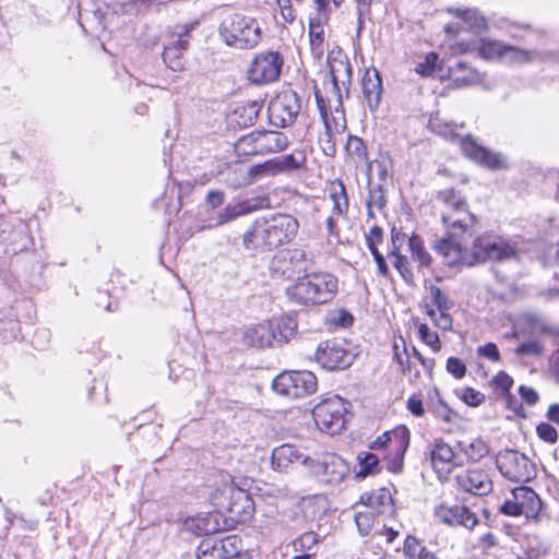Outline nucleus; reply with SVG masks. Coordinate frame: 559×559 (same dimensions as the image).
<instances>
[{
    "instance_id": "obj_1",
    "label": "nucleus",
    "mask_w": 559,
    "mask_h": 559,
    "mask_svg": "<svg viewBox=\"0 0 559 559\" xmlns=\"http://www.w3.org/2000/svg\"><path fill=\"white\" fill-rule=\"evenodd\" d=\"M437 201L441 204L440 219L445 236L435 242L433 249L444 258L447 264L472 266L480 262H502L516 257L514 248L498 237H477L472 247L468 246L477 231L478 221L460 191L454 188L440 190Z\"/></svg>"
},
{
    "instance_id": "obj_2",
    "label": "nucleus",
    "mask_w": 559,
    "mask_h": 559,
    "mask_svg": "<svg viewBox=\"0 0 559 559\" xmlns=\"http://www.w3.org/2000/svg\"><path fill=\"white\" fill-rule=\"evenodd\" d=\"M298 228V221L288 214L259 217L243 234V246L248 250L277 247L290 242L296 237Z\"/></svg>"
},
{
    "instance_id": "obj_3",
    "label": "nucleus",
    "mask_w": 559,
    "mask_h": 559,
    "mask_svg": "<svg viewBox=\"0 0 559 559\" xmlns=\"http://www.w3.org/2000/svg\"><path fill=\"white\" fill-rule=\"evenodd\" d=\"M338 289L337 278L330 273H311L298 277L286 288L288 298L299 305L314 306L331 301Z\"/></svg>"
},
{
    "instance_id": "obj_4",
    "label": "nucleus",
    "mask_w": 559,
    "mask_h": 559,
    "mask_svg": "<svg viewBox=\"0 0 559 559\" xmlns=\"http://www.w3.org/2000/svg\"><path fill=\"white\" fill-rule=\"evenodd\" d=\"M219 34L228 46L238 49L253 48L262 37L259 22L240 13L227 15L221 22Z\"/></svg>"
},
{
    "instance_id": "obj_5",
    "label": "nucleus",
    "mask_w": 559,
    "mask_h": 559,
    "mask_svg": "<svg viewBox=\"0 0 559 559\" xmlns=\"http://www.w3.org/2000/svg\"><path fill=\"white\" fill-rule=\"evenodd\" d=\"M211 500L216 509L226 513L235 523L248 521L254 512V502L250 495L234 483L217 488L211 495Z\"/></svg>"
},
{
    "instance_id": "obj_6",
    "label": "nucleus",
    "mask_w": 559,
    "mask_h": 559,
    "mask_svg": "<svg viewBox=\"0 0 559 559\" xmlns=\"http://www.w3.org/2000/svg\"><path fill=\"white\" fill-rule=\"evenodd\" d=\"M302 464L318 481L326 485H337L349 474V465L335 453H321L314 457L306 456Z\"/></svg>"
},
{
    "instance_id": "obj_7",
    "label": "nucleus",
    "mask_w": 559,
    "mask_h": 559,
    "mask_svg": "<svg viewBox=\"0 0 559 559\" xmlns=\"http://www.w3.org/2000/svg\"><path fill=\"white\" fill-rule=\"evenodd\" d=\"M346 414V402L340 396L322 401L312 411L317 427L329 435L340 433L345 428Z\"/></svg>"
},
{
    "instance_id": "obj_8",
    "label": "nucleus",
    "mask_w": 559,
    "mask_h": 559,
    "mask_svg": "<svg viewBox=\"0 0 559 559\" xmlns=\"http://www.w3.org/2000/svg\"><path fill=\"white\" fill-rule=\"evenodd\" d=\"M273 390L289 399H300L317 390V377L311 371H285L273 381Z\"/></svg>"
},
{
    "instance_id": "obj_9",
    "label": "nucleus",
    "mask_w": 559,
    "mask_h": 559,
    "mask_svg": "<svg viewBox=\"0 0 559 559\" xmlns=\"http://www.w3.org/2000/svg\"><path fill=\"white\" fill-rule=\"evenodd\" d=\"M496 465L500 474L511 481H530L536 476L535 465L523 453L506 449L496 456Z\"/></svg>"
},
{
    "instance_id": "obj_10",
    "label": "nucleus",
    "mask_w": 559,
    "mask_h": 559,
    "mask_svg": "<svg viewBox=\"0 0 559 559\" xmlns=\"http://www.w3.org/2000/svg\"><path fill=\"white\" fill-rule=\"evenodd\" d=\"M301 109V99L293 90H285L271 99L267 107L270 123L277 128L290 126Z\"/></svg>"
},
{
    "instance_id": "obj_11",
    "label": "nucleus",
    "mask_w": 559,
    "mask_h": 559,
    "mask_svg": "<svg viewBox=\"0 0 559 559\" xmlns=\"http://www.w3.org/2000/svg\"><path fill=\"white\" fill-rule=\"evenodd\" d=\"M330 76L332 93L335 97V114L343 117V93L345 97L349 95L352 84L353 69L347 56L338 53L335 57H329Z\"/></svg>"
},
{
    "instance_id": "obj_12",
    "label": "nucleus",
    "mask_w": 559,
    "mask_h": 559,
    "mask_svg": "<svg viewBox=\"0 0 559 559\" xmlns=\"http://www.w3.org/2000/svg\"><path fill=\"white\" fill-rule=\"evenodd\" d=\"M306 271V253L298 248L280 250L270 263V272L273 278L290 280Z\"/></svg>"
},
{
    "instance_id": "obj_13",
    "label": "nucleus",
    "mask_w": 559,
    "mask_h": 559,
    "mask_svg": "<svg viewBox=\"0 0 559 559\" xmlns=\"http://www.w3.org/2000/svg\"><path fill=\"white\" fill-rule=\"evenodd\" d=\"M284 59L278 51H263L254 57L248 78L254 84H269L278 80Z\"/></svg>"
},
{
    "instance_id": "obj_14",
    "label": "nucleus",
    "mask_w": 559,
    "mask_h": 559,
    "mask_svg": "<svg viewBox=\"0 0 559 559\" xmlns=\"http://www.w3.org/2000/svg\"><path fill=\"white\" fill-rule=\"evenodd\" d=\"M317 362L326 370L345 369L354 361V355L337 340H328L318 345Z\"/></svg>"
},
{
    "instance_id": "obj_15",
    "label": "nucleus",
    "mask_w": 559,
    "mask_h": 559,
    "mask_svg": "<svg viewBox=\"0 0 559 559\" xmlns=\"http://www.w3.org/2000/svg\"><path fill=\"white\" fill-rule=\"evenodd\" d=\"M460 146L466 157L488 169L500 170L509 168V162L506 155L477 144L471 135L461 138Z\"/></svg>"
},
{
    "instance_id": "obj_16",
    "label": "nucleus",
    "mask_w": 559,
    "mask_h": 559,
    "mask_svg": "<svg viewBox=\"0 0 559 559\" xmlns=\"http://www.w3.org/2000/svg\"><path fill=\"white\" fill-rule=\"evenodd\" d=\"M455 485L472 495L486 496L492 491V480L488 473L480 468H468L454 476Z\"/></svg>"
},
{
    "instance_id": "obj_17",
    "label": "nucleus",
    "mask_w": 559,
    "mask_h": 559,
    "mask_svg": "<svg viewBox=\"0 0 559 559\" xmlns=\"http://www.w3.org/2000/svg\"><path fill=\"white\" fill-rule=\"evenodd\" d=\"M436 518L449 526H463L472 530L477 523V516L465 506L441 504L435 510Z\"/></svg>"
},
{
    "instance_id": "obj_18",
    "label": "nucleus",
    "mask_w": 559,
    "mask_h": 559,
    "mask_svg": "<svg viewBox=\"0 0 559 559\" xmlns=\"http://www.w3.org/2000/svg\"><path fill=\"white\" fill-rule=\"evenodd\" d=\"M360 504L372 510L377 515L393 513V499L389 489L379 488L372 492L360 496Z\"/></svg>"
},
{
    "instance_id": "obj_19",
    "label": "nucleus",
    "mask_w": 559,
    "mask_h": 559,
    "mask_svg": "<svg viewBox=\"0 0 559 559\" xmlns=\"http://www.w3.org/2000/svg\"><path fill=\"white\" fill-rule=\"evenodd\" d=\"M255 148L259 155L284 151L288 145L287 136L277 131L255 130Z\"/></svg>"
},
{
    "instance_id": "obj_20",
    "label": "nucleus",
    "mask_w": 559,
    "mask_h": 559,
    "mask_svg": "<svg viewBox=\"0 0 559 559\" xmlns=\"http://www.w3.org/2000/svg\"><path fill=\"white\" fill-rule=\"evenodd\" d=\"M512 496L518 500L522 515L526 519L537 520L543 503L538 495L530 487H519L512 490Z\"/></svg>"
},
{
    "instance_id": "obj_21",
    "label": "nucleus",
    "mask_w": 559,
    "mask_h": 559,
    "mask_svg": "<svg viewBox=\"0 0 559 559\" xmlns=\"http://www.w3.org/2000/svg\"><path fill=\"white\" fill-rule=\"evenodd\" d=\"M409 444V432L405 427H399L393 431H386L379 436L370 445L372 450H380L385 447L393 448L397 452H406Z\"/></svg>"
},
{
    "instance_id": "obj_22",
    "label": "nucleus",
    "mask_w": 559,
    "mask_h": 559,
    "mask_svg": "<svg viewBox=\"0 0 559 559\" xmlns=\"http://www.w3.org/2000/svg\"><path fill=\"white\" fill-rule=\"evenodd\" d=\"M324 132L319 135V144L322 151L328 156H333L336 152L335 143L333 141L334 134H341L345 130V116L343 118L341 114H335L332 117V121H325Z\"/></svg>"
},
{
    "instance_id": "obj_23",
    "label": "nucleus",
    "mask_w": 559,
    "mask_h": 559,
    "mask_svg": "<svg viewBox=\"0 0 559 559\" xmlns=\"http://www.w3.org/2000/svg\"><path fill=\"white\" fill-rule=\"evenodd\" d=\"M274 337L275 332L270 321L251 326L243 332V341L249 346H274Z\"/></svg>"
},
{
    "instance_id": "obj_24",
    "label": "nucleus",
    "mask_w": 559,
    "mask_h": 559,
    "mask_svg": "<svg viewBox=\"0 0 559 559\" xmlns=\"http://www.w3.org/2000/svg\"><path fill=\"white\" fill-rule=\"evenodd\" d=\"M382 83L377 70L366 71L362 78V93L371 110L376 109L380 102Z\"/></svg>"
},
{
    "instance_id": "obj_25",
    "label": "nucleus",
    "mask_w": 559,
    "mask_h": 559,
    "mask_svg": "<svg viewBox=\"0 0 559 559\" xmlns=\"http://www.w3.org/2000/svg\"><path fill=\"white\" fill-rule=\"evenodd\" d=\"M449 76L457 87H466L480 81L479 73L463 61H456L449 68Z\"/></svg>"
},
{
    "instance_id": "obj_26",
    "label": "nucleus",
    "mask_w": 559,
    "mask_h": 559,
    "mask_svg": "<svg viewBox=\"0 0 559 559\" xmlns=\"http://www.w3.org/2000/svg\"><path fill=\"white\" fill-rule=\"evenodd\" d=\"M306 455H302L299 450L293 444H282L275 448L272 452V466L273 468L282 472L289 464L295 463L299 460H304Z\"/></svg>"
},
{
    "instance_id": "obj_27",
    "label": "nucleus",
    "mask_w": 559,
    "mask_h": 559,
    "mask_svg": "<svg viewBox=\"0 0 559 559\" xmlns=\"http://www.w3.org/2000/svg\"><path fill=\"white\" fill-rule=\"evenodd\" d=\"M261 110V105L258 102H247L238 105L230 115V120L240 128L252 126Z\"/></svg>"
},
{
    "instance_id": "obj_28",
    "label": "nucleus",
    "mask_w": 559,
    "mask_h": 559,
    "mask_svg": "<svg viewBox=\"0 0 559 559\" xmlns=\"http://www.w3.org/2000/svg\"><path fill=\"white\" fill-rule=\"evenodd\" d=\"M275 332L274 345H282L286 343L296 332L297 323L292 317H281L277 319L270 320Z\"/></svg>"
},
{
    "instance_id": "obj_29",
    "label": "nucleus",
    "mask_w": 559,
    "mask_h": 559,
    "mask_svg": "<svg viewBox=\"0 0 559 559\" xmlns=\"http://www.w3.org/2000/svg\"><path fill=\"white\" fill-rule=\"evenodd\" d=\"M450 12L462 19L474 34H480L487 28L486 19L476 9H453Z\"/></svg>"
},
{
    "instance_id": "obj_30",
    "label": "nucleus",
    "mask_w": 559,
    "mask_h": 559,
    "mask_svg": "<svg viewBox=\"0 0 559 559\" xmlns=\"http://www.w3.org/2000/svg\"><path fill=\"white\" fill-rule=\"evenodd\" d=\"M222 511L217 509L215 512H209L197 519V530L201 535H212L225 527L221 523Z\"/></svg>"
},
{
    "instance_id": "obj_31",
    "label": "nucleus",
    "mask_w": 559,
    "mask_h": 559,
    "mask_svg": "<svg viewBox=\"0 0 559 559\" xmlns=\"http://www.w3.org/2000/svg\"><path fill=\"white\" fill-rule=\"evenodd\" d=\"M257 209V205H252L250 201H242L236 204H228L216 217V226L223 225L238 216L246 215Z\"/></svg>"
},
{
    "instance_id": "obj_32",
    "label": "nucleus",
    "mask_w": 559,
    "mask_h": 559,
    "mask_svg": "<svg viewBox=\"0 0 559 559\" xmlns=\"http://www.w3.org/2000/svg\"><path fill=\"white\" fill-rule=\"evenodd\" d=\"M280 174L301 168L307 160L304 151H295L292 154L274 157Z\"/></svg>"
},
{
    "instance_id": "obj_33",
    "label": "nucleus",
    "mask_w": 559,
    "mask_h": 559,
    "mask_svg": "<svg viewBox=\"0 0 559 559\" xmlns=\"http://www.w3.org/2000/svg\"><path fill=\"white\" fill-rule=\"evenodd\" d=\"M329 15H314L309 20V37L313 49L321 48L324 41V25L328 24Z\"/></svg>"
},
{
    "instance_id": "obj_34",
    "label": "nucleus",
    "mask_w": 559,
    "mask_h": 559,
    "mask_svg": "<svg viewBox=\"0 0 559 559\" xmlns=\"http://www.w3.org/2000/svg\"><path fill=\"white\" fill-rule=\"evenodd\" d=\"M277 175H280V171L274 158L267 159L261 164L253 165L248 170V178L250 182L275 177Z\"/></svg>"
},
{
    "instance_id": "obj_35",
    "label": "nucleus",
    "mask_w": 559,
    "mask_h": 559,
    "mask_svg": "<svg viewBox=\"0 0 559 559\" xmlns=\"http://www.w3.org/2000/svg\"><path fill=\"white\" fill-rule=\"evenodd\" d=\"M430 459L433 467L438 468L439 465L443 466L452 463L454 460V451L448 443L440 440L435 443L430 452Z\"/></svg>"
},
{
    "instance_id": "obj_36",
    "label": "nucleus",
    "mask_w": 559,
    "mask_h": 559,
    "mask_svg": "<svg viewBox=\"0 0 559 559\" xmlns=\"http://www.w3.org/2000/svg\"><path fill=\"white\" fill-rule=\"evenodd\" d=\"M408 248L413 260L417 261L420 267H428L431 263V255L426 251L424 241L417 235L407 239Z\"/></svg>"
},
{
    "instance_id": "obj_37",
    "label": "nucleus",
    "mask_w": 559,
    "mask_h": 559,
    "mask_svg": "<svg viewBox=\"0 0 559 559\" xmlns=\"http://www.w3.org/2000/svg\"><path fill=\"white\" fill-rule=\"evenodd\" d=\"M459 447L465 455L474 462L481 460L489 452L486 442L479 438L471 441H460Z\"/></svg>"
},
{
    "instance_id": "obj_38",
    "label": "nucleus",
    "mask_w": 559,
    "mask_h": 559,
    "mask_svg": "<svg viewBox=\"0 0 559 559\" xmlns=\"http://www.w3.org/2000/svg\"><path fill=\"white\" fill-rule=\"evenodd\" d=\"M330 198L333 201L334 211L343 215L348 210V199L345 190V186L342 181L333 182L330 187Z\"/></svg>"
},
{
    "instance_id": "obj_39",
    "label": "nucleus",
    "mask_w": 559,
    "mask_h": 559,
    "mask_svg": "<svg viewBox=\"0 0 559 559\" xmlns=\"http://www.w3.org/2000/svg\"><path fill=\"white\" fill-rule=\"evenodd\" d=\"M377 513L372 510L365 508V510L357 511L355 514V523L357 525L358 533L361 536L370 534L374 526Z\"/></svg>"
},
{
    "instance_id": "obj_40",
    "label": "nucleus",
    "mask_w": 559,
    "mask_h": 559,
    "mask_svg": "<svg viewBox=\"0 0 559 559\" xmlns=\"http://www.w3.org/2000/svg\"><path fill=\"white\" fill-rule=\"evenodd\" d=\"M503 60L510 64H524L533 60V52L506 44Z\"/></svg>"
},
{
    "instance_id": "obj_41",
    "label": "nucleus",
    "mask_w": 559,
    "mask_h": 559,
    "mask_svg": "<svg viewBox=\"0 0 559 559\" xmlns=\"http://www.w3.org/2000/svg\"><path fill=\"white\" fill-rule=\"evenodd\" d=\"M428 127L433 133L441 135L449 141H454L459 138L454 130V126L442 121L438 117L430 118Z\"/></svg>"
},
{
    "instance_id": "obj_42",
    "label": "nucleus",
    "mask_w": 559,
    "mask_h": 559,
    "mask_svg": "<svg viewBox=\"0 0 559 559\" xmlns=\"http://www.w3.org/2000/svg\"><path fill=\"white\" fill-rule=\"evenodd\" d=\"M506 44L495 40H483L479 47V53L485 59H495L504 57Z\"/></svg>"
},
{
    "instance_id": "obj_43",
    "label": "nucleus",
    "mask_w": 559,
    "mask_h": 559,
    "mask_svg": "<svg viewBox=\"0 0 559 559\" xmlns=\"http://www.w3.org/2000/svg\"><path fill=\"white\" fill-rule=\"evenodd\" d=\"M326 321L333 326L348 328L353 324L354 317L349 311L340 308L329 311L326 314Z\"/></svg>"
},
{
    "instance_id": "obj_44",
    "label": "nucleus",
    "mask_w": 559,
    "mask_h": 559,
    "mask_svg": "<svg viewBox=\"0 0 559 559\" xmlns=\"http://www.w3.org/2000/svg\"><path fill=\"white\" fill-rule=\"evenodd\" d=\"M255 133L252 131L249 134L242 135L235 143V150L239 155H259L258 150L255 148Z\"/></svg>"
},
{
    "instance_id": "obj_45",
    "label": "nucleus",
    "mask_w": 559,
    "mask_h": 559,
    "mask_svg": "<svg viewBox=\"0 0 559 559\" xmlns=\"http://www.w3.org/2000/svg\"><path fill=\"white\" fill-rule=\"evenodd\" d=\"M182 53L180 48L173 47L171 44H167L164 48L163 59L165 63L174 71L181 70L183 63L181 61Z\"/></svg>"
},
{
    "instance_id": "obj_46",
    "label": "nucleus",
    "mask_w": 559,
    "mask_h": 559,
    "mask_svg": "<svg viewBox=\"0 0 559 559\" xmlns=\"http://www.w3.org/2000/svg\"><path fill=\"white\" fill-rule=\"evenodd\" d=\"M357 459L360 466L359 472H357L358 477H366L372 474L379 464L378 456L370 452L361 453Z\"/></svg>"
},
{
    "instance_id": "obj_47",
    "label": "nucleus",
    "mask_w": 559,
    "mask_h": 559,
    "mask_svg": "<svg viewBox=\"0 0 559 559\" xmlns=\"http://www.w3.org/2000/svg\"><path fill=\"white\" fill-rule=\"evenodd\" d=\"M319 540L318 534L314 532H307L295 539L293 546L296 551L308 552L319 543Z\"/></svg>"
},
{
    "instance_id": "obj_48",
    "label": "nucleus",
    "mask_w": 559,
    "mask_h": 559,
    "mask_svg": "<svg viewBox=\"0 0 559 559\" xmlns=\"http://www.w3.org/2000/svg\"><path fill=\"white\" fill-rule=\"evenodd\" d=\"M369 189V199L367 200V206L370 209L371 206H376L378 209H383L386 204V199L384 195V189L381 183L377 186H372L370 182ZM369 215L371 216V211L369 210Z\"/></svg>"
},
{
    "instance_id": "obj_49",
    "label": "nucleus",
    "mask_w": 559,
    "mask_h": 559,
    "mask_svg": "<svg viewBox=\"0 0 559 559\" xmlns=\"http://www.w3.org/2000/svg\"><path fill=\"white\" fill-rule=\"evenodd\" d=\"M418 334H419L420 340L425 344L430 346L435 353H438L441 349L439 335L436 332L431 331L427 324L421 323L419 325Z\"/></svg>"
},
{
    "instance_id": "obj_50",
    "label": "nucleus",
    "mask_w": 559,
    "mask_h": 559,
    "mask_svg": "<svg viewBox=\"0 0 559 559\" xmlns=\"http://www.w3.org/2000/svg\"><path fill=\"white\" fill-rule=\"evenodd\" d=\"M392 255L395 258V260L393 262V265L399 271V273L402 276V278L408 285H413L414 284V274L411 271V269L408 267V260H407V258L405 255L401 254V253L392 254Z\"/></svg>"
},
{
    "instance_id": "obj_51",
    "label": "nucleus",
    "mask_w": 559,
    "mask_h": 559,
    "mask_svg": "<svg viewBox=\"0 0 559 559\" xmlns=\"http://www.w3.org/2000/svg\"><path fill=\"white\" fill-rule=\"evenodd\" d=\"M430 295L438 311H449L453 307V302L438 286H430Z\"/></svg>"
},
{
    "instance_id": "obj_52",
    "label": "nucleus",
    "mask_w": 559,
    "mask_h": 559,
    "mask_svg": "<svg viewBox=\"0 0 559 559\" xmlns=\"http://www.w3.org/2000/svg\"><path fill=\"white\" fill-rule=\"evenodd\" d=\"M542 350H543V345L538 341L532 340L526 343L520 344L515 349V354L518 356H522V357L537 356L542 353Z\"/></svg>"
},
{
    "instance_id": "obj_53",
    "label": "nucleus",
    "mask_w": 559,
    "mask_h": 559,
    "mask_svg": "<svg viewBox=\"0 0 559 559\" xmlns=\"http://www.w3.org/2000/svg\"><path fill=\"white\" fill-rule=\"evenodd\" d=\"M445 369L455 379H462L466 373L464 361L457 357L448 358Z\"/></svg>"
},
{
    "instance_id": "obj_54",
    "label": "nucleus",
    "mask_w": 559,
    "mask_h": 559,
    "mask_svg": "<svg viewBox=\"0 0 559 559\" xmlns=\"http://www.w3.org/2000/svg\"><path fill=\"white\" fill-rule=\"evenodd\" d=\"M536 432L537 436L545 442L556 443L558 440V432L550 424L540 423L536 427Z\"/></svg>"
},
{
    "instance_id": "obj_55",
    "label": "nucleus",
    "mask_w": 559,
    "mask_h": 559,
    "mask_svg": "<svg viewBox=\"0 0 559 559\" xmlns=\"http://www.w3.org/2000/svg\"><path fill=\"white\" fill-rule=\"evenodd\" d=\"M407 238V235L404 234L401 229L395 226L391 229V248L389 254H397L401 253V249Z\"/></svg>"
},
{
    "instance_id": "obj_56",
    "label": "nucleus",
    "mask_w": 559,
    "mask_h": 559,
    "mask_svg": "<svg viewBox=\"0 0 559 559\" xmlns=\"http://www.w3.org/2000/svg\"><path fill=\"white\" fill-rule=\"evenodd\" d=\"M437 60H438L437 53H435V52L428 53L425 58V61L419 62L416 66V72L424 76L431 75L435 70Z\"/></svg>"
},
{
    "instance_id": "obj_57",
    "label": "nucleus",
    "mask_w": 559,
    "mask_h": 559,
    "mask_svg": "<svg viewBox=\"0 0 559 559\" xmlns=\"http://www.w3.org/2000/svg\"><path fill=\"white\" fill-rule=\"evenodd\" d=\"M462 400L469 406H478L485 400V395L473 388H466L463 391Z\"/></svg>"
},
{
    "instance_id": "obj_58",
    "label": "nucleus",
    "mask_w": 559,
    "mask_h": 559,
    "mask_svg": "<svg viewBox=\"0 0 559 559\" xmlns=\"http://www.w3.org/2000/svg\"><path fill=\"white\" fill-rule=\"evenodd\" d=\"M477 354L479 356H484L492 361H499L500 360V354L497 345L495 343H487L483 346H479L477 348Z\"/></svg>"
},
{
    "instance_id": "obj_59",
    "label": "nucleus",
    "mask_w": 559,
    "mask_h": 559,
    "mask_svg": "<svg viewBox=\"0 0 559 559\" xmlns=\"http://www.w3.org/2000/svg\"><path fill=\"white\" fill-rule=\"evenodd\" d=\"M400 341L403 343V354L396 353V355H394V360L400 366L401 371L405 374L406 372L411 371V361L405 341L402 337Z\"/></svg>"
},
{
    "instance_id": "obj_60",
    "label": "nucleus",
    "mask_w": 559,
    "mask_h": 559,
    "mask_svg": "<svg viewBox=\"0 0 559 559\" xmlns=\"http://www.w3.org/2000/svg\"><path fill=\"white\" fill-rule=\"evenodd\" d=\"M424 546L420 545L417 538L413 536H407L404 542V554L409 557L411 559H415L417 552L423 548Z\"/></svg>"
},
{
    "instance_id": "obj_61",
    "label": "nucleus",
    "mask_w": 559,
    "mask_h": 559,
    "mask_svg": "<svg viewBox=\"0 0 559 559\" xmlns=\"http://www.w3.org/2000/svg\"><path fill=\"white\" fill-rule=\"evenodd\" d=\"M500 512L510 515V516H519L522 515L519 502L516 499L512 497V499H507L501 507L499 508Z\"/></svg>"
},
{
    "instance_id": "obj_62",
    "label": "nucleus",
    "mask_w": 559,
    "mask_h": 559,
    "mask_svg": "<svg viewBox=\"0 0 559 559\" xmlns=\"http://www.w3.org/2000/svg\"><path fill=\"white\" fill-rule=\"evenodd\" d=\"M493 383L503 392H508L513 385V379L506 372L500 371L495 378Z\"/></svg>"
},
{
    "instance_id": "obj_63",
    "label": "nucleus",
    "mask_w": 559,
    "mask_h": 559,
    "mask_svg": "<svg viewBox=\"0 0 559 559\" xmlns=\"http://www.w3.org/2000/svg\"><path fill=\"white\" fill-rule=\"evenodd\" d=\"M407 409L414 415V416H423L425 413L423 401L416 396L413 395L407 401Z\"/></svg>"
},
{
    "instance_id": "obj_64",
    "label": "nucleus",
    "mask_w": 559,
    "mask_h": 559,
    "mask_svg": "<svg viewBox=\"0 0 559 559\" xmlns=\"http://www.w3.org/2000/svg\"><path fill=\"white\" fill-rule=\"evenodd\" d=\"M225 201V193L223 191L211 190L206 194V203L212 209L221 206Z\"/></svg>"
}]
</instances>
